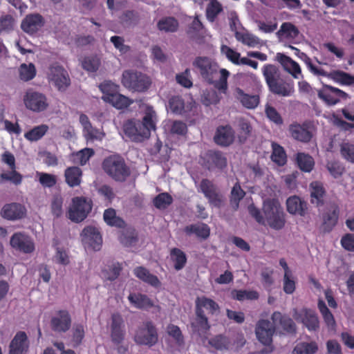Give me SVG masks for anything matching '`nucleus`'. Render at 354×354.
Listing matches in <instances>:
<instances>
[{"label": "nucleus", "mask_w": 354, "mask_h": 354, "mask_svg": "<svg viewBox=\"0 0 354 354\" xmlns=\"http://www.w3.org/2000/svg\"><path fill=\"white\" fill-rule=\"evenodd\" d=\"M318 97L328 105H335L341 100H346L349 97L348 93L344 91L330 86L325 85L324 88L318 91Z\"/></svg>", "instance_id": "nucleus-13"}, {"label": "nucleus", "mask_w": 354, "mask_h": 354, "mask_svg": "<svg viewBox=\"0 0 354 354\" xmlns=\"http://www.w3.org/2000/svg\"><path fill=\"white\" fill-rule=\"evenodd\" d=\"M121 21L126 26H135L140 21V16L137 12L127 10L120 17Z\"/></svg>", "instance_id": "nucleus-55"}, {"label": "nucleus", "mask_w": 354, "mask_h": 354, "mask_svg": "<svg viewBox=\"0 0 354 354\" xmlns=\"http://www.w3.org/2000/svg\"><path fill=\"white\" fill-rule=\"evenodd\" d=\"M178 21L176 18L167 17L161 19L158 22L157 26L160 30L174 32L178 30Z\"/></svg>", "instance_id": "nucleus-43"}, {"label": "nucleus", "mask_w": 354, "mask_h": 354, "mask_svg": "<svg viewBox=\"0 0 354 354\" xmlns=\"http://www.w3.org/2000/svg\"><path fill=\"white\" fill-rule=\"evenodd\" d=\"M102 168L113 180L120 183L125 182L131 175V169L124 158L117 155L105 158L102 162Z\"/></svg>", "instance_id": "nucleus-4"}, {"label": "nucleus", "mask_w": 354, "mask_h": 354, "mask_svg": "<svg viewBox=\"0 0 354 354\" xmlns=\"http://www.w3.org/2000/svg\"><path fill=\"white\" fill-rule=\"evenodd\" d=\"M307 328L309 331H316L319 328V321L315 310L309 308H303L297 314L295 317Z\"/></svg>", "instance_id": "nucleus-17"}, {"label": "nucleus", "mask_w": 354, "mask_h": 354, "mask_svg": "<svg viewBox=\"0 0 354 354\" xmlns=\"http://www.w3.org/2000/svg\"><path fill=\"white\" fill-rule=\"evenodd\" d=\"M158 339L157 329L151 322H145L136 329L133 340L138 345L149 347L155 345Z\"/></svg>", "instance_id": "nucleus-8"}, {"label": "nucleus", "mask_w": 354, "mask_h": 354, "mask_svg": "<svg viewBox=\"0 0 354 354\" xmlns=\"http://www.w3.org/2000/svg\"><path fill=\"white\" fill-rule=\"evenodd\" d=\"M278 36L287 39H295L299 35L298 28L290 22H283L277 32Z\"/></svg>", "instance_id": "nucleus-41"}, {"label": "nucleus", "mask_w": 354, "mask_h": 354, "mask_svg": "<svg viewBox=\"0 0 354 354\" xmlns=\"http://www.w3.org/2000/svg\"><path fill=\"white\" fill-rule=\"evenodd\" d=\"M122 267L120 263H114L109 267V270L102 272L103 276L109 281H114L120 274Z\"/></svg>", "instance_id": "nucleus-62"}, {"label": "nucleus", "mask_w": 354, "mask_h": 354, "mask_svg": "<svg viewBox=\"0 0 354 354\" xmlns=\"http://www.w3.org/2000/svg\"><path fill=\"white\" fill-rule=\"evenodd\" d=\"M71 326V317L69 313L66 310H59L55 316L51 318L50 327L55 332L66 333Z\"/></svg>", "instance_id": "nucleus-15"}, {"label": "nucleus", "mask_w": 354, "mask_h": 354, "mask_svg": "<svg viewBox=\"0 0 354 354\" xmlns=\"http://www.w3.org/2000/svg\"><path fill=\"white\" fill-rule=\"evenodd\" d=\"M201 189L210 202L218 205L220 198L214 184L207 179H203L201 183Z\"/></svg>", "instance_id": "nucleus-32"}, {"label": "nucleus", "mask_w": 354, "mask_h": 354, "mask_svg": "<svg viewBox=\"0 0 354 354\" xmlns=\"http://www.w3.org/2000/svg\"><path fill=\"white\" fill-rule=\"evenodd\" d=\"M171 111L176 114H183L185 109L184 100L180 96H173L169 100Z\"/></svg>", "instance_id": "nucleus-56"}, {"label": "nucleus", "mask_w": 354, "mask_h": 354, "mask_svg": "<svg viewBox=\"0 0 354 354\" xmlns=\"http://www.w3.org/2000/svg\"><path fill=\"white\" fill-rule=\"evenodd\" d=\"M310 187L311 203L316 204L317 207L323 205L326 191L322 183L319 181H314L310 183Z\"/></svg>", "instance_id": "nucleus-30"}, {"label": "nucleus", "mask_w": 354, "mask_h": 354, "mask_svg": "<svg viewBox=\"0 0 354 354\" xmlns=\"http://www.w3.org/2000/svg\"><path fill=\"white\" fill-rule=\"evenodd\" d=\"M339 216V208L333 205L322 214V229L324 232H330L336 226Z\"/></svg>", "instance_id": "nucleus-19"}, {"label": "nucleus", "mask_w": 354, "mask_h": 354, "mask_svg": "<svg viewBox=\"0 0 354 354\" xmlns=\"http://www.w3.org/2000/svg\"><path fill=\"white\" fill-rule=\"evenodd\" d=\"M235 139V132L230 125L223 126V147L232 145Z\"/></svg>", "instance_id": "nucleus-59"}, {"label": "nucleus", "mask_w": 354, "mask_h": 354, "mask_svg": "<svg viewBox=\"0 0 354 354\" xmlns=\"http://www.w3.org/2000/svg\"><path fill=\"white\" fill-rule=\"evenodd\" d=\"M81 237L82 244L86 249L100 250L102 239L97 228L91 225L85 227L81 233Z\"/></svg>", "instance_id": "nucleus-11"}, {"label": "nucleus", "mask_w": 354, "mask_h": 354, "mask_svg": "<svg viewBox=\"0 0 354 354\" xmlns=\"http://www.w3.org/2000/svg\"><path fill=\"white\" fill-rule=\"evenodd\" d=\"M196 318L192 322L191 326L193 332L201 335L209 328L207 318L203 310L196 309Z\"/></svg>", "instance_id": "nucleus-28"}, {"label": "nucleus", "mask_w": 354, "mask_h": 354, "mask_svg": "<svg viewBox=\"0 0 354 354\" xmlns=\"http://www.w3.org/2000/svg\"><path fill=\"white\" fill-rule=\"evenodd\" d=\"M271 160L279 166H283L287 162L286 153L280 145L272 142Z\"/></svg>", "instance_id": "nucleus-38"}, {"label": "nucleus", "mask_w": 354, "mask_h": 354, "mask_svg": "<svg viewBox=\"0 0 354 354\" xmlns=\"http://www.w3.org/2000/svg\"><path fill=\"white\" fill-rule=\"evenodd\" d=\"M170 257L174 263V267L176 270L183 269L187 262V257L184 252L178 248H173L170 252Z\"/></svg>", "instance_id": "nucleus-42"}, {"label": "nucleus", "mask_w": 354, "mask_h": 354, "mask_svg": "<svg viewBox=\"0 0 354 354\" xmlns=\"http://www.w3.org/2000/svg\"><path fill=\"white\" fill-rule=\"evenodd\" d=\"M296 160L298 167L304 172H310L315 165L313 157L304 153H298Z\"/></svg>", "instance_id": "nucleus-39"}, {"label": "nucleus", "mask_w": 354, "mask_h": 354, "mask_svg": "<svg viewBox=\"0 0 354 354\" xmlns=\"http://www.w3.org/2000/svg\"><path fill=\"white\" fill-rule=\"evenodd\" d=\"M264 219L267 224L275 230L283 228L286 224V214L283 209L276 199H267L263 204Z\"/></svg>", "instance_id": "nucleus-5"}, {"label": "nucleus", "mask_w": 354, "mask_h": 354, "mask_svg": "<svg viewBox=\"0 0 354 354\" xmlns=\"http://www.w3.org/2000/svg\"><path fill=\"white\" fill-rule=\"evenodd\" d=\"M203 26L198 17H196L190 24L187 34L189 37L193 39H196L198 36L203 34Z\"/></svg>", "instance_id": "nucleus-52"}, {"label": "nucleus", "mask_w": 354, "mask_h": 354, "mask_svg": "<svg viewBox=\"0 0 354 354\" xmlns=\"http://www.w3.org/2000/svg\"><path fill=\"white\" fill-rule=\"evenodd\" d=\"M277 57L286 71L291 74L294 78H298V75L301 73V70L298 63L282 53H277Z\"/></svg>", "instance_id": "nucleus-26"}, {"label": "nucleus", "mask_w": 354, "mask_h": 354, "mask_svg": "<svg viewBox=\"0 0 354 354\" xmlns=\"http://www.w3.org/2000/svg\"><path fill=\"white\" fill-rule=\"evenodd\" d=\"M341 245L344 249L354 252V234L347 233L341 239Z\"/></svg>", "instance_id": "nucleus-64"}, {"label": "nucleus", "mask_w": 354, "mask_h": 354, "mask_svg": "<svg viewBox=\"0 0 354 354\" xmlns=\"http://www.w3.org/2000/svg\"><path fill=\"white\" fill-rule=\"evenodd\" d=\"M103 217L105 223L110 226L122 227L124 225V221L116 215L115 210L113 208L106 209Z\"/></svg>", "instance_id": "nucleus-45"}, {"label": "nucleus", "mask_w": 354, "mask_h": 354, "mask_svg": "<svg viewBox=\"0 0 354 354\" xmlns=\"http://www.w3.org/2000/svg\"><path fill=\"white\" fill-rule=\"evenodd\" d=\"M318 351V345L315 342H299L294 347L292 354H315Z\"/></svg>", "instance_id": "nucleus-40"}, {"label": "nucleus", "mask_w": 354, "mask_h": 354, "mask_svg": "<svg viewBox=\"0 0 354 354\" xmlns=\"http://www.w3.org/2000/svg\"><path fill=\"white\" fill-rule=\"evenodd\" d=\"M173 201L172 197L167 193H162L153 199L154 206L160 209H166Z\"/></svg>", "instance_id": "nucleus-53"}, {"label": "nucleus", "mask_w": 354, "mask_h": 354, "mask_svg": "<svg viewBox=\"0 0 354 354\" xmlns=\"http://www.w3.org/2000/svg\"><path fill=\"white\" fill-rule=\"evenodd\" d=\"M287 211L293 215L304 216L308 213V203L297 196H292L286 200Z\"/></svg>", "instance_id": "nucleus-23"}, {"label": "nucleus", "mask_w": 354, "mask_h": 354, "mask_svg": "<svg viewBox=\"0 0 354 354\" xmlns=\"http://www.w3.org/2000/svg\"><path fill=\"white\" fill-rule=\"evenodd\" d=\"M44 26V19L39 14L27 15L22 21V30L29 34H33Z\"/></svg>", "instance_id": "nucleus-24"}, {"label": "nucleus", "mask_w": 354, "mask_h": 354, "mask_svg": "<svg viewBox=\"0 0 354 354\" xmlns=\"http://www.w3.org/2000/svg\"><path fill=\"white\" fill-rule=\"evenodd\" d=\"M48 129V127L46 124H41L35 127L33 129L25 133V138L30 141H37L45 135Z\"/></svg>", "instance_id": "nucleus-50"}, {"label": "nucleus", "mask_w": 354, "mask_h": 354, "mask_svg": "<svg viewBox=\"0 0 354 354\" xmlns=\"http://www.w3.org/2000/svg\"><path fill=\"white\" fill-rule=\"evenodd\" d=\"M48 78L59 90H65L70 85L67 72L59 66L50 67Z\"/></svg>", "instance_id": "nucleus-14"}, {"label": "nucleus", "mask_w": 354, "mask_h": 354, "mask_svg": "<svg viewBox=\"0 0 354 354\" xmlns=\"http://www.w3.org/2000/svg\"><path fill=\"white\" fill-rule=\"evenodd\" d=\"M265 113L267 118L276 124H281L283 123V119L281 115L274 107L267 104L266 106Z\"/></svg>", "instance_id": "nucleus-61"}, {"label": "nucleus", "mask_w": 354, "mask_h": 354, "mask_svg": "<svg viewBox=\"0 0 354 354\" xmlns=\"http://www.w3.org/2000/svg\"><path fill=\"white\" fill-rule=\"evenodd\" d=\"M184 231L188 235L194 234L198 237L203 239H205L209 236V228L204 223H196L187 225L185 227Z\"/></svg>", "instance_id": "nucleus-37"}, {"label": "nucleus", "mask_w": 354, "mask_h": 354, "mask_svg": "<svg viewBox=\"0 0 354 354\" xmlns=\"http://www.w3.org/2000/svg\"><path fill=\"white\" fill-rule=\"evenodd\" d=\"M262 74L270 93L281 97L291 96L295 92L294 82L281 77L278 66L267 64L262 68Z\"/></svg>", "instance_id": "nucleus-1"}, {"label": "nucleus", "mask_w": 354, "mask_h": 354, "mask_svg": "<svg viewBox=\"0 0 354 354\" xmlns=\"http://www.w3.org/2000/svg\"><path fill=\"white\" fill-rule=\"evenodd\" d=\"M236 38L239 41H241L243 44L250 47H254L259 43V39L258 37L249 33H241L239 32H236Z\"/></svg>", "instance_id": "nucleus-58"}, {"label": "nucleus", "mask_w": 354, "mask_h": 354, "mask_svg": "<svg viewBox=\"0 0 354 354\" xmlns=\"http://www.w3.org/2000/svg\"><path fill=\"white\" fill-rule=\"evenodd\" d=\"M276 328L268 319H259L256 324L255 333L257 339L265 346H270L272 343V337Z\"/></svg>", "instance_id": "nucleus-12"}, {"label": "nucleus", "mask_w": 354, "mask_h": 354, "mask_svg": "<svg viewBox=\"0 0 354 354\" xmlns=\"http://www.w3.org/2000/svg\"><path fill=\"white\" fill-rule=\"evenodd\" d=\"M245 193L241 187L239 183H236L232 189L230 201L235 209L239 207L240 201L245 196Z\"/></svg>", "instance_id": "nucleus-51"}, {"label": "nucleus", "mask_w": 354, "mask_h": 354, "mask_svg": "<svg viewBox=\"0 0 354 354\" xmlns=\"http://www.w3.org/2000/svg\"><path fill=\"white\" fill-rule=\"evenodd\" d=\"M133 273L139 279L153 287L158 288L161 286V282L158 278L142 266L136 268L133 270Z\"/></svg>", "instance_id": "nucleus-27"}, {"label": "nucleus", "mask_w": 354, "mask_h": 354, "mask_svg": "<svg viewBox=\"0 0 354 354\" xmlns=\"http://www.w3.org/2000/svg\"><path fill=\"white\" fill-rule=\"evenodd\" d=\"M203 308L210 313H214L218 308V305L211 299L205 297H198L196 300V309L203 310Z\"/></svg>", "instance_id": "nucleus-49"}, {"label": "nucleus", "mask_w": 354, "mask_h": 354, "mask_svg": "<svg viewBox=\"0 0 354 354\" xmlns=\"http://www.w3.org/2000/svg\"><path fill=\"white\" fill-rule=\"evenodd\" d=\"M202 102L205 106L216 104L219 102V97L214 90H206L204 91Z\"/></svg>", "instance_id": "nucleus-63"}, {"label": "nucleus", "mask_w": 354, "mask_h": 354, "mask_svg": "<svg viewBox=\"0 0 354 354\" xmlns=\"http://www.w3.org/2000/svg\"><path fill=\"white\" fill-rule=\"evenodd\" d=\"M236 92L238 100H240L242 105L245 108L252 109L256 108L259 104V95L246 94L240 88H236Z\"/></svg>", "instance_id": "nucleus-34"}, {"label": "nucleus", "mask_w": 354, "mask_h": 354, "mask_svg": "<svg viewBox=\"0 0 354 354\" xmlns=\"http://www.w3.org/2000/svg\"><path fill=\"white\" fill-rule=\"evenodd\" d=\"M119 240L125 247L135 245L138 241V233L133 227L124 228L121 232Z\"/></svg>", "instance_id": "nucleus-35"}, {"label": "nucleus", "mask_w": 354, "mask_h": 354, "mask_svg": "<svg viewBox=\"0 0 354 354\" xmlns=\"http://www.w3.org/2000/svg\"><path fill=\"white\" fill-rule=\"evenodd\" d=\"M26 107L34 112H41L47 109L48 103L45 95L29 90L24 97Z\"/></svg>", "instance_id": "nucleus-10"}, {"label": "nucleus", "mask_w": 354, "mask_h": 354, "mask_svg": "<svg viewBox=\"0 0 354 354\" xmlns=\"http://www.w3.org/2000/svg\"><path fill=\"white\" fill-rule=\"evenodd\" d=\"M10 245L12 248L24 253H30L35 248L31 239L21 232L15 233L12 236Z\"/></svg>", "instance_id": "nucleus-21"}, {"label": "nucleus", "mask_w": 354, "mask_h": 354, "mask_svg": "<svg viewBox=\"0 0 354 354\" xmlns=\"http://www.w3.org/2000/svg\"><path fill=\"white\" fill-rule=\"evenodd\" d=\"M236 138L239 144H244L250 138L253 132L251 121L245 117H238L235 121Z\"/></svg>", "instance_id": "nucleus-16"}, {"label": "nucleus", "mask_w": 354, "mask_h": 354, "mask_svg": "<svg viewBox=\"0 0 354 354\" xmlns=\"http://www.w3.org/2000/svg\"><path fill=\"white\" fill-rule=\"evenodd\" d=\"M340 154L346 161L354 163V144L343 142L340 145Z\"/></svg>", "instance_id": "nucleus-54"}, {"label": "nucleus", "mask_w": 354, "mask_h": 354, "mask_svg": "<svg viewBox=\"0 0 354 354\" xmlns=\"http://www.w3.org/2000/svg\"><path fill=\"white\" fill-rule=\"evenodd\" d=\"M301 54L305 57L304 62L308 68L314 75L324 77L328 76L333 81L341 85L351 86L354 84V75L339 70L333 71L329 75H328L323 68H318L315 66L312 63L310 58L308 57L305 53H302Z\"/></svg>", "instance_id": "nucleus-7"}, {"label": "nucleus", "mask_w": 354, "mask_h": 354, "mask_svg": "<svg viewBox=\"0 0 354 354\" xmlns=\"http://www.w3.org/2000/svg\"><path fill=\"white\" fill-rule=\"evenodd\" d=\"M317 306L326 326L328 328H333L336 325L335 320L333 315L326 306L325 302L323 300L319 299L318 301Z\"/></svg>", "instance_id": "nucleus-44"}, {"label": "nucleus", "mask_w": 354, "mask_h": 354, "mask_svg": "<svg viewBox=\"0 0 354 354\" xmlns=\"http://www.w3.org/2000/svg\"><path fill=\"white\" fill-rule=\"evenodd\" d=\"M232 297L238 301L256 300L259 295L256 290H233L231 292Z\"/></svg>", "instance_id": "nucleus-47"}, {"label": "nucleus", "mask_w": 354, "mask_h": 354, "mask_svg": "<svg viewBox=\"0 0 354 354\" xmlns=\"http://www.w3.org/2000/svg\"><path fill=\"white\" fill-rule=\"evenodd\" d=\"M92 209V201L84 197H75L69 207L68 218L73 222L80 223L84 221Z\"/></svg>", "instance_id": "nucleus-9"}, {"label": "nucleus", "mask_w": 354, "mask_h": 354, "mask_svg": "<svg viewBox=\"0 0 354 354\" xmlns=\"http://www.w3.org/2000/svg\"><path fill=\"white\" fill-rule=\"evenodd\" d=\"M271 319L274 325H278L281 328L284 334L292 335L296 333V324L288 315L275 311L272 314Z\"/></svg>", "instance_id": "nucleus-18"}, {"label": "nucleus", "mask_w": 354, "mask_h": 354, "mask_svg": "<svg viewBox=\"0 0 354 354\" xmlns=\"http://www.w3.org/2000/svg\"><path fill=\"white\" fill-rule=\"evenodd\" d=\"M221 159L219 151L209 150L201 156V163L207 169H212L219 166Z\"/></svg>", "instance_id": "nucleus-29"}, {"label": "nucleus", "mask_w": 354, "mask_h": 354, "mask_svg": "<svg viewBox=\"0 0 354 354\" xmlns=\"http://www.w3.org/2000/svg\"><path fill=\"white\" fill-rule=\"evenodd\" d=\"M156 113L149 110L142 121L131 119L123 124V131L127 136L135 142H142L149 138L151 131L155 129Z\"/></svg>", "instance_id": "nucleus-2"}, {"label": "nucleus", "mask_w": 354, "mask_h": 354, "mask_svg": "<svg viewBox=\"0 0 354 354\" xmlns=\"http://www.w3.org/2000/svg\"><path fill=\"white\" fill-rule=\"evenodd\" d=\"M128 299L137 308L149 309L153 306V301L146 295L140 293H131Z\"/></svg>", "instance_id": "nucleus-33"}, {"label": "nucleus", "mask_w": 354, "mask_h": 354, "mask_svg": "<svg viewBox=\"0 0 354 354\" xmlns=\"http://www.w3.org/2000/svg\"><path fill=\"white\" fill-rule=\"evenodd\" d=\"M221 11V5L216 0H210L206 8V16L210 21H214L217 15Z\"/></svg>", "instance_id": "nucleus-57"}, {"label": "nucleus", "mask_w": 354, "mask_h": 354, "mask_svg": "<svg viewBox=\"0 0 354 354\" xmlns=\"http://www.w3.org/2000/svg\"><path fill=\"white\" fill-rule=\"evenodd\" d=\"M82 176V169L75 166L68 167L64 172L66 183L71 187H74L80 185Z\"/></svg>", "instance_id": "nucleus-31"}, {"label": "nucleus", "mask_w": 354, "mask_h": 354, "mask_svg": "<svg viewBox=\"0 0 354 354\" xmlns=\"http://www.w3.org/2000/svg\"><path fill=\"white\" fill-rule=\"evenodd\" d=\"M28 341L25 332H17L9 346V354H26L28 351Z\"/></svg>", "instance_id": "nucleus-20"}, {"label": "nucleus", "mask_w": 354, "mask_h": 354, "mask_svg": "<svg viewBox=\"0 0 354 354\" xmlns=\"http://www.w3.org/2000/svg\"><path fill=\"white\" fill-rule=\"evenodd\" d=\"M19 77L21 80L27 82L33 79L36 75L35 66L33 64H21L19 68Z\"/></svg>", "instance_id": "nucleus-48"}, {"label": "nucleus", "mask_w": 354, "mask_h": 354, "mask_svg": "<svg viewBox=\"0 0 354 354\" xmlns=\"http://www.w3.org/2000/svg\"><path fill=\"white\" fill-rule=\"evenodd\" d=\"M100 64V60L96 57H85L82 63L83 68L89 72L96 71L98 69Z\"/></svg>", "instance_id": "nucleus-60"}, {"label": "nucleus", "mask_w": 354, "mask_h": 354, "mask_svg": "<svg viewBox=\"0 0 354 354\" xmlns=\"http://www.w3.org/2000/svg\"><path fill=\"white\" fill-rule=\"evenodd\" d=\"M288 131L295 140L302 142H310L313 137L311 131L308 130L306 124L292 123L289 126Z\"/></svg>", "instance_id": "nucleus-25"}, {"label": "nucleus", "mask_w": 354, "mask_h": 354, "mask_svg": "<svg viewBox=\"0 0 354 354\" xmlns=\"http://www.w3.org/2000/svg\"><path fill=\"white\" fill-rule=\"evenodd\" d=\"M26 210L24 205L20 203H12L6 204L1 209V215L8 220H18L23 218Z\"/></svg>", "instance_id": "nucleus-22"}, {"label": "nucleus", "mask_w": 354, "mask_h": 354, "mask_svg": "<svg viewBox=\"0 0 354 354\" xmlns=\"http://www.w3.org/2000/svg\"><path fill=\"white\" fill-rule=\"evenodd\" d=\"M71 333V346L76 348L82 344L84 337V326L82 324H74Z\"/></svg>", "instance_id": "nucleus-46"}, {"label": "nucleus", "mask_w": 354, "mask_h": 354, "mask_svg": "<svg viewBox=\"0 0 354 354\" xmlns=\"http://www.w3.org/2000/svg\"><path fill=\"white\" fill-rule=\"evenodd\" d=\"M122 84L130 91L142 93L149 89L151 81L146 74L134 70H127L122 73Z\"/></svg>", "instance_id": "nucleus-6"}, {"label": "nucleus", "mask_w": 354, "mask_h": 354, "mask_svg": "<svg viewBox=\"0 0 354 354\" xmlns=\"http://www.w3.org/2000/svg\"><path fill=\"white\" fill-rule=\"evenodd\" d=\"M102 99L118 109L127 108L130 104L129 98L118 93L117 91L113 95L102 97Z\"/></svg>", "instance_id": "nucleus-36"}, {"label": "nucleus", "mask_w": 354, "mask_h": 354, "mask_svg": "<svg viewBox=\"0 0 354 354\" xmlns=\"http://www.w3.org/2000/svg\"><path fill=\"white\" fill-rule=\"evenodd\" d=\"M204 81L213 84L218 91L221 90V69L217 63L207 57H196L192 62Z\"/></svg>", "instance_id": "nucleus-3"}]
</instances>
